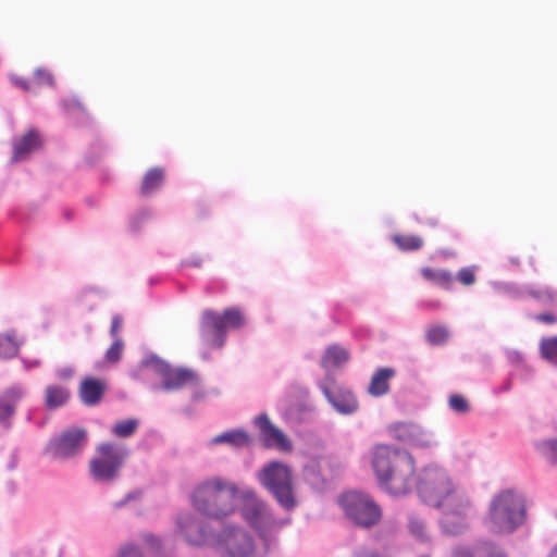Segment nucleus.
Returning a JSON list of instances; mask_svg holds the SVG:
<instances>
[{"label":"nucleus","instance_id":"nucleus-1","mask_svg":"<svg viewBox=\"0 0 557 557\" xmlns=\"http://www.w3.org/2000/svg\"><path fill=\"white\" fill-rule=\"evenodd\" d=\"M372 467L380 486L391 495H405L412 491L414 459L407 450L376 445L372 453Z\"/></svg>","mask_w":557,"mask_h":557},{"label":"nucleus","instance_id":"nucleus-2","mask_svg":"<svg viewBox=\"0 0 557 557\" xmlns=\"http://www.w3.org/2000/svg\"><path fill=\"white\" fill-rule=\"evenodd\" d=\"M243 488L222 476H212L200 482L193 491L191 504L202 516L212 520H224L238 509Z\"/></svg>","mask_w":557,"mask_h":557},{"label":"nucleus","instance_id":"nucleus-3","mask_svg":"<svg viewBox=\"0 0 557 557\" xmlns=\"http://www.w3.org/2000/svg\"><path fill=\"white\" fill-rule=\"evenodd\" d=\"M129 375L136 381L146 383L154 393H173L198 383L195 371L174 368L154 354L146 355Z\"/></svg>","mask_w":557,"mask_h":557},{"label":"nucleus","instance_id":"nucleus-4","mask_svg":"<svg viewBox=\"0 0 557 557\" xmlns=\"http://www.w3.org/2000/svg\"><path fill=\"white\" fill-rule=\"evenodd\" d=\"M428 499L441 511L438 527L443 534L458 536L469 529L473 503L465 487L454 484L440 498L429 494Z\"/></svg>","mask_w":557,"mask_h":557},{"label":"nucleus","instance_id":"nucleus-5","mask_svg":"<svg viewBox=\"0 0 557 557\" xmlns=\"http://www.w3.org/2000/svg\"><path fill=\"white\" fill-rule=\"evenodd\" d=\"M212 549L219 557H268L276 553L272 540L261 542L236 523H225L216 531Z\"/></svg>","mask_w":557,"mask_h":557},{"label":"nucleus","instance_id":"nucleus-6","mask_svg":"<svg viewBox=\"0 0 557 557\" xmlns=\"http://www.w3.org/2000/svg\"><path fill=\"white\" fill-rule=\"evenodd\" d=\"M239 509L243 519L256 531L258 539L261 542L272 540L277 552V532L290 523V518H277L272 507L249 487L243 488Z\"/></svg>","mask_w":557,"mask_h":557},{"label":"nucleus","instance_id":"nucleus-7","mask_svg":"<svg viewBox=\"0 0 557 557\" xmlns=\"http://www.w3.org/2000/svg\"><path fill=\"white\" fill-rule=\"evenodd\" d=\"M524 519L525 504L521 494L513 490H504L493 497L488 509V524L493 532L512 533Z\"/></svg>","mask_w":557,"mask_h":557},{"label":"nucleus","instance_id":"nucleus-8","mask_svg":"<svg viewBox=\"0 0 557 557\" xmlns=\"http://www.w3.org/2000/svg\"><path fill=\"white\" fill-rule=\"evenodd\" d=\"M257 480L285 511L297 507L293 474L287 465L270 461L257 472Z\"/></svg>","mask_w":557,"mask_h":557},{"label":"nucleus","instance_id":"nucleus-9","mask_svg":"<svg viewBox=\"0 0 557 557\" xmlns=\"http://www.w3.org/2000/svg\"><path fill=\"white\" fill-rule=\"evenodd\" d=\"M128 456V448L121 443H100L96 447L95 456L89 461L91 479L102 484L116 481Z\"/></svg>","mask_w":557,"mask_h":557},{"label":"nucleus","instance_id":"nucleus-10","mask_svg":"<svg viewBox=\"0 0 557 557\" xmlns=\"http://www.w3.org/2000/svg\"><path fill=\"white\" fill-rule=\"evenodd\" d=\"M244 317L236 308H228L222 314L211 309L202 312L200 321L201 337L212 347H223L228 330L239 329Z\"/></svg>","mask_w":557,"mask_h":557},{"label":"nucleus","instance_id":"nucleus-11","mask_svg":"<svg viewBox=\"0 0 557 557\" xmlns=\"http://www.w3.org/2000/svg\"><path fill=\"white\" fill-rule=\"evenodd\" d=\"M87 444V430L72 426L52 436L45 447V454L54 460H71L79 457Z\"/></svg>","mask_w":557,"mask_h":557},{"label":"nucleus","instance_id":"nucleus-12","mask_svg":"<svg viewBox=\"0 0 557 557\" xmlns=\"http://www.w3.org/2000/svg\"><path fill=\"white\" fill-rule=\"evenodd\" d=\"M339 504L346 516L357 525L370 528L381 518L380 507L368 494L347 492L341 497Z\"/></svg>","mask_w":557,"mask_h":557},{"label":"nucleus","instance_id":"nucleus-13","mask_svg":"<svg viewBox=\"0 0 557 557\" xmlns=\"http://www.w3.org/2000/svg\"><path fill=\"white\" fill-rule=\"evenodd\" d=\"M176 528L187 545L213 548L216 531L202 518L190 512L180 513Z\"/></svg>","mask_w":557,"mask_h":557},{"label":"nucleus","instance_id":"nucleus-14","mask_svg":"<svg viewBox=\"0 0 557 557\" xmlns=\"http://www.w3.org/2000/svg\"><path fill=\"white\" fill-rule=\"evenodd\" d=\"M412 480L419 497L429 506H431L428 499L429 494L440 498L455 484L444 469L433 465L423 468L417 478L413 473Z\"/></svg>","mask_w":557,"mask_h":557},{"label":"nucleus","instance_id":"nucleus-15","mask_svg":"<svg viewBox=\"0 0 557 557\" xmlns=\"http://www.w3.org/2000/svg\"><path fill=\"white\" fill-rule=\"evenodd\" d=\"M319 388L327 399L333 409L342 416L355 414L359 409V403L354 393L345 387L338 386L331 375L318 382Z\"/></svg>","mask_w":557,"mask_h":557},{"label":"nucleus","instance_id":"nucleus-16","mask_svg":"<svg viewBox=\"0 0 557 557\" xmlns=\"http://www.w3.org/2000/svg\"><path fill=\"white\" fill-rule=\"evenodd\" d=\"M391 436L399 442L420 448L437 445L435 434L413 422H396L388 426Z\"/></svg>","mask_w":557,"mask_h":557},{"label":"nucleus","instance_id":"nucleus-17","mask_svg":"<svg viewBox=\"0 0 557 557\" xmlns=\"http://www.w3.org/2000/svg\"><path fill=\"white\" fill-rule=\"evenodd\" d=\"M258 428L262 443L268 448H276L282 451H289L293 448L288 437L275 426L269 419L267 413L257 416L253 420Z\"/></svg>","mask_w":557,"mask_h":557},{"label":"nucleus","instance_id":"nucleus-18","mask_svg":"<svg viewBox=\"0 0 557 557\" xmlns=\"http://www.w3.org/2000/svg\"><path fill=\"white\" fill-rule=\"evenodd\" d=\"M26 395V387L14 384L0 393V424L7 430L11 428V418L15 414L16 406Z\"/></svg>","mask_w":557,"mask_h":557},{"label":"nucleus","instance_id":"nucleus-19","mask_svg":"<svg viewBox=\"0 0 557 557\" xmlns=\"http://www.w3.org/2000/svg\"><path fill=\"white\" fill-rule=\"evenodd\" d=\"M41 144L40 133L35 128L29 129L26 134L14 139L12 161L20 162L26 160L30 153L41 147Z\"/></svg>","mask_w":557,"mask_h":557},{"label":"nucleus","instance_id":"nucleus-20","mask_svg":"<svg viewBox=\"0 0 557 557\" xmlns=\"http://www.w3.org/2000/svg\"><path fill=\"white\" fill-rule=\"evenodd\" d=\"M453 557H506L504 550L490 542L478 543L473 548L458 545L453 549Z\"/></svg>","mask_w":557,"mask_h":557},{"label":"nucleus","instance_id":"nucleus-21","mask_svg":"<svg viewBox=\"0 0 557 557\" xmlns=\"http://www.w3.org/2000/svg\"><path fill=\"white\" fill-rule=\"evenodd\" d=\"M250 444V437L243 429H233L218 434L209 440L208 446L227 445L233 448L246 447Z\"/></svg>","mask_w":557,"mask_h":557},{"label":"nucleus","instance_id":"nucleus-22","mask_svg":"<svg viewBox=\"0 0 557 557\" xmlns=\"http://www.w3.org/2000/svg\"><path fill=\"white\" fill-rule=\"evenodd\" d=\"M70 391L67 387L50 384L45 388L44 404L48 410H55L66 405L70 399Z\"/></svg>","mask_w":557,"mask_h":557},{"label":"nucleus","instance_id":"nucleus-23","mask_svg":"<svg viewBox=\"0 0 557 557\" xmlns=\"http://www.w3.org/2000/svg\"><path fill=\"white\" fill-rule=\"evenodd\" d=\"M103 395V385L95 379H86L79 388V396L83 404L87 406L97 405Z\"/></svg>","mask_w":557,"mask_h":557},{"label":"nucleus","instance_id":"nucleus-24","mask_svg":"<svg viewBox=\"0 0 557 557\" xmlns=\"http://www.w3.org/2000/svg\"><path fill=\"white\" fill-rule=\"evenodd\" d=\"M395 375V370L392 368H380L372 376L368 387L369 394L379 397L385 395L388 389V380Z\"/></svg>","mask_w":557,"mask_h":557},{"label":"nucleus","instance_id":"nucleus-25","mask_svg":"<svg viewBox=\"0 0 557 557\" xmlns=\"http://www.w3.org/2000/svg\"><path fill=\"white\" fill-rule=\"evenodd\" d=\"M348 359L349 354L345 348L338 345H331L326 348L321 364L325 369L337 368L346 363Z\"/></svg>","mask_w":557,"mask_h":557},{"label":"nucleus","instance_id":"nucleus-26","mask_svg":"<svg viewBox=\"0 0 557 557\" xmlns=\"http://www.w3.org/2000/svg\"><path fill=\"white\" fill-rule=\"evenodd\" d=\"M164 180V171L161 168L150 169L144 176L140 193L144 196H150L162 185Z\"/></svg>","mask_w":557,"mask_h":557},{"label":"nucleus","instance_id":"nucleus-27","mask_svg":"<svg viewBox=\"0 0 557 557\" xmlns=\"http://www.w3.org/2000/svg\"><path fill=\"white\" fill-rule=\"evenodd\" d=\"M408 529L410 534L422 543H428L431 540L425 520L416 513L409 515Z\"/></svg>","mask_w":557,"mask_h":557},{"label":"nucleus","instance_id":"nucleus-28","mask_svg":"<svg viewBox=\"0 0 557 557\" xmlns=\"http://www.w3.org/2000/svg\"><path fill=\"white\" fill-rule=\"evenodd\" d=\"M534 448L548 463L557 466V437L536 441Z\"/></svg>","mask_w":557,"mask_h":557},{"label":"nucleus","instance_id":"nucleus-29","mask_svg":"<svg viewBox=\"0 0 557 557\" xmlns=\"http://www.w3.org/2000/svg\"><path fill=\"white\" fill-rule=\"evenodd\" d=\"M21 343L16 339L14 331L0 334V358L9 359L17 355Z\"/></svg>","mask_w":557,"mask_h":557},{"label":"nucleus","instance_id":"nucleus-30","mask_svg":"<svg viewBox=\"0 0 557 557\" xmlns=\"http://www.w3.org/2000/svg\"><path fill=\"white\" fill-rule=\"evenodd\" d=\"M540 355L545 361L557 368V336L543 337L541 339Z\"/></svg>","mask_w":557,"mask_h":557},{"label":"nucleus","instance_id":"nucleus-31","mask_svg":"<svg viewBox=\"0 0 557 557\" xmlns=\"http://www.w3.org/2000/svg\"><path fill=\"white\" fill-rule=\"evenodd\" d=\"M523 294L545 305L557 304V290H554L550 287L535 288L528 285L524 287Z\"/></svg>","mask_w":557,"mask_h":557},{"label":"nucleus","instance_id":"nucleus-32","mask_svg":"<svg viewBox=\"0 0 557 557\" xmlns=\"http://www.w3.org/2000/svg\"><path fill=\"white\" fill-rule=\"evenodd\" d=\"M421 275L426 281L443 287L449 286V284L453 282L451 273L446 270H433L431 268H423L421 269Z\"/></svg>","mask_w":557,"mask_h":557},{"label":"nucleus","instance_id":"nucleus-33","mask_svg":"<svg viewBox=\"0 0 557 557\" xmlns=\"http://www.w3.org/2000/svg\"><path fill=\"white\" fill-rule=\"evenodd\" d=\"M138 426V419L131 418L126 420H121L112 426L111 433L120 438H127L135 434Z\"/></svg>","mask_w":557,"mask_h":557},{"label":"nucleus","instance_id":"nucleus-34","mask_svg":"<svg viewBox=\"0 0 557 557\" xmlns=\"http://www.w3.org/2000/svg\"><path fill=\"white\" fill-rule=\"evenodd\" d=\"M395 244L401 250H418L423 245V239L417 235H397L394 237Z\"/></svg>","mask_w":557,"mask_h":557},{"label":"nucleus","instance_id":"nucleus-35","mask_svg":"<svg viewBox=\"0 0 557 557\" xmlns=\"http://www.w3.org/2000/svg\"><path fill=\"white\" fill-rule=\"evenodd\" d=\"M448 337L449 331L443 325H434L426 331V339L431 345H443Z\"/></svg>","mask_w":557,"mask_h":557},{"label":"nucleus","instance_id":"nucleus-36","mask_svg":"<svg viewBox=\"0 0 557 557\" xmlns=\"http://www.w3.org/2000/svg\"><path fill=\"white\" fill-rule=\"evenodd\" d=\"M151 218V212L148 209H140L135 212L129 219V227L132 232H138L144 223Z\"/></svg>","mask_w":557,"mask_h":557},{"label":"nucleus","instance_id":"nucleus-37","mask_svg":"<svg viewBox=\"0 0 557 557\" xmlns=\"http://www.w3.org/2000/svg\"><path fill=\"white\" fill-rule=\"evenodd\" d=\"M449 407L457 413H466L469 411L470 406L468 400L459 394H454L448 399Z\"/></svg>","mask_w":557,"mask_h":557},{"label":"nucleus","instance_id":"nucleus-38","mask_svg":"<svg viewBox=\"0 0 557 557\" xmlns=\"http://www.w3.org/2000/svg\"><path fill=\"white\" fill-rule=\"evenodd\" d=\"M123 347V341L120 337L114 338L113 344L106 351V359L109 362H117L122 356Z\"/></svg>","mask_w":557,"mask_h":557},{"label":"nucleus","instance_id":"nucleus-39","mask_svg":"<svg viewBox=\"0 0 557 557\" xmlns=\"http://www.w3.org/2000/svg\"><path fill=\"white\" fill-rule=\"evenodd\" d=\"M143 542L147 545V547L151 550L152 554L158 555L161 550L162 543L161 540L152 533H144L141 535Z\"/></svg>","mask_w":557,"mask_h":557},{"label":"nucleus","instance_id":"nucleus-40","mask_svg":"<svg viewBox=\"0 0 557 557\" xmlns=\"http://www.w3.org/2000/svg\"><path fill=\"white\" fill-rule=\"evenodd\" d=\"M116 557H145V555L138 545L127 543L120 548Z\"/></svg>","mask_w":557,"mask_h":557},{"label":"nucleus","instance_id":"nucleus-41","mask_svg":"<svg viewBox=\"0 0 557 557\" xmlns=\"http://www.w3.org/2000/svg\"><path fill=\"white\" fill-rule=\"evenodd\" d=\"M506 356L511 364L522 366L525 370L531 372L530 367L524 363V357L522 352L515 349H509L506 351Z\"/></svg>","mask_w":557,"mask_h":557},{"label":"nucleus","instance_id":"nucleus-42","mask_svg":"<svg viewBox=\"0 0 557 557\" xmlns=\"http://www.w3.org/2000/svg\"><path fill=\"white\" fill-rule=\"evenodd\" d=\"M457 278L463 285H471L475 282L474 271L471 268H462L457 274Z\"/></svg>","mask_w":557,"mask_h":557},{"label":"nucleus","instance_id":"nucleus-43","mask_svg":"<svg viewBox=\"0 0 557 557\" xmlns=\"http://www.w3.org/2000/svg\"><path fill=\"white\" fill-rule=\"evenodd\" d=\"M140 497L139 491H132L128 492L121 500L114 502L112 504V507L114 509H121L124 506H126L128 503L137 500Z\"/></svg>","mask_w":557,"mask_h":557},{"label":"nucleus","instance_id":"nucleus-44","mask_svg":"<svg viewBox=\"0 0 557 557\" xmlns=\"http://www.w3.org/2000/svg\"><path fill=\"white\" fill-rule=\"evenodd\" d=\"M35 76L39 83H42L45 81L49 86L54 85V79H53L52 74L50 72L46 71L45 69H41V67L37 69L35 71Z\"/></svg>","mask_w":557,"mask_h":557},{"label":"nucleus","instance_id":"nucleus-45","mask_svg":"<svg viewBox=\"0 0 557 557\" xmlns=\"http://www.w3.org/2000/svg\"><path fill=\"white\" fill-rule=\"evenodd\" d=\"M61 103L63 108L67 111H84L83 104L76 98L64 99Z\"/></svg>","mask_w":557,"mask_h":557},{"label":"nucleus","instance_id":"nucleus-46","mask_svg":"<svg viewBox=\"0 0 557 557\" xmlns=\"http://www.w3.org/2000/svg\"><path fill=\"white\" fill-rule=\"evenodd\" d=\"M74 375V369L71 366H65L57 369L55 376L60 380H70Z\"/></svg>","mask_w":557,"mask_h":557},{"label":"nucleus","instance_id":"nucleus-47","mask_svg":"<svg viewBox=\"0 0 557 557\" xmlns=\"http://www.w3.org/2000/svg\"><path fill=\"white\" fill-rule=\"evenodd\" d=\"M122 323H123V319H122L121 315L115 314L112 318L111 330H110V333H111L112 337H114V338L117 337L116 333L122 327Z\"/></svg>","mask_w":557,"mask_h":557},{"label":"nucleus","instance_id":"nucleus-48","mask_svg":"<svg viewBox=\"0 0 557 557\" xmlns=\"http://www.w3.org/2000/svg\"><path fill=\"white\" fill-rule=\"evenodd\" d=\"M536 321L547 323V324H554L557 322V315L553 313H540L534 317Z\"/></svg>","mask_w":557,"mask_h":557},{"label":"nucleus","instance_id":"nucleus-49","mask_svg":"<svg viewBox=\"0 0 557 557\" xmlns=\"http://www.w3.org/2000/svg\"><path fill=\"white\" fill-rule=\"evenodd\" d=\"M202 263V260L199 257H193L189 260H186L183 262L185 265H193L199 268Z\"/></svg>","mask_w":557,"mask_h":557},{"label":"nucleus","instance_id":"nucleus-50","mask_svg":"<svg viewBox=\"0 0 557 557\" xmlns=\"http://www.w3.org/2000/svg\"><path fill=\"white\" fill-rule=\"evenodd\" d=\"M511 379H508L504 382V384L502 386L498 387V389L496 391V393H506L508 391H510L511 388Z\"/></svg>","mask_w":557,"mask_h":557},{"label":"nucleus","instance_id":"nucleus-51","mask_svg":"<svg viewBox=\"0 0 557 557\" xmlns=\"http://www.w3.org/2000/svg\"><path fill=\"white\" fill-rule=\"evenodd\" d=\"M13 83H14V85L20 86L24 90H28L29 89V85H28V83L24 78H14Z\"/></svg>","mask_w":557,"mask_h":557},{"label":"nucleus","instance_id":"nucleus-52","mask_svg":"<svg viewBox=\"0 0 557 557\" xmlns=\"http://www.w3.org/2000/svg\"><path fill=\"white\" fill-rule=\"evenodd\" d=\"M358 557H380V556L374 552H364V553H361Z\"/></svg>","mask_w":557,"mask_h":557},{"label":"nucleus","instance_id":"nucleus-53","mask_svg":"<svg viewBox=\"0 0 557 557\" xmlns=\"http://www.w3.org/2000/svg\"><path fill=\"white\" fill-rule=\"evenodd\" d=\"M293 410H294V409H293V408H290V409L285 413V419H286V420H296V421H298V420H299L298 418H294V417H293Z\"/></svg>","mask_w":557,"mask_h":557},{"label":"nucleus","instance_id":"nucleus-54","mask_svg":"<svg viewBox=\"0 0 557 557\" xmlns=\"http://www.w3.org/2000/svg\"><path fill=\"white\" fill-rule=\"evenodd\" d=\"M24 364H25V368H26V369H29V368H32V367H37V366L39 364V361H38V360H35V361H33V362H30V363H29V362H27V361H24Z\"/></svg>","mask_w":557,"mask_h":557},{"label":"nucleus","instance_id":"nucleus-55","mask_svg":"<svg viewBox=\"0 0 557 557\" xmlns=\"http://www.w3.org/2000/svg\"><path fill=\"white\" fill-rule=\"evenodd\" d=\"M548 557H557V545L552 549V552L548 555Z\"/></svg>","mask_w":557,"mask_h":557},{"label":"nucleus","instance_id":"nucleus-56","mask_svg":"<svg viewBox=\"0 0 557 557\" xmlns=\"http://www.w3.org/2000/svg\"><path fill=\"white\" fill-rule=\"evenodd\" d=\"M429 224H430V225H432V226H435L437 223H436V221H435V220L431 219V220L429 221Z\"/></svg>","mask_w":557,"mask_h":557}]
</instances>
